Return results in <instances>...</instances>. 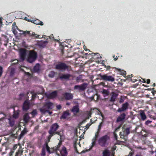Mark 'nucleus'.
Segmentation results:
<instances>
[{"instance_id":"33","label":"nucleus","mask_w":156,"mask_h":156,"mask_svg":"<svg viewBox=\"0 0 156 156\" xmlns=\"http://www.w3.org/2000/svg\"><path fill=\"white\" fill-rule=\"evenodd\" d=\"M30 113L31 114L32 117H34L37 114V112L36 110H34Z\"/></svg>"},{"instance_id":"58","label":"nucleus","mask_w":156,"mask_h":156,"mask_svg":"<svg viewBox=\"0 0 156 156\" xmlns=\"http://www.w3.org/2000/svg\"><path fill=\"white\" fill-rule=\"evenodd\" d=\"M13 148H14V149H16L17 148V145H15L14 147Z\"/></svg>"},{"instance_id":"45","label":"nucleus","mask_w":156,"mask_h":156,"mask_svg":"<svg viewBox=\"0 0 156 156\" xmlns=\"http://www.w3.org/2000/svg\"><path fill=\"white\" fill-rule=\"evenodd\" d=\"M121 126L120 125L115 130V132H116L118 131H119V129L120 128Z\"/></svg>"},{"instance_id":"32","label":"nucleus","mask_w":156,"mask_h":156,"mask_svg":"<svg viewBox=\"0 0 156 156\" xmlns=\"http://www.w3.org/2000/svg\"><path fill=\"white\" fill-rule=\"evenodd\" d=\"M26 132L25 130H23L21 132V133L20 135V136L18 138V139L19 140H20L21 138L25 134Z\"/></svg>"},{"instance_id":"52","label":"nucleus","mask_w":156,"mask_h":156,"mask_svg":"<svg viewBox=\"0 0 156 156\" xmlns=\"http://www.w3.org/2000/svg\"><path fill=\"white\" fill-rule=\"evenodd\" d=\"M24 20H28L29 21H31L30 20H28L27 18V17H25L24 18Z\"/></svg>"},{"instance_id":"4","label":"nucleus","mask_w":156,"mask_h":156,"mask_svg":"<svg viewBox=\"0 0 156 156\" xmlns=\"http://www.w3.org/2000/svg\"><path fill=\"white\" fill-rule=\"evenodd\" d=\"M37 57L36 53L33 51H30L27 60L29 62L32 63L35 60Z\"/></svg>"},{"instance_id":"51","label":"nucleus","mask_w":156,"mask_h":156,"mask_svg":"<svg viewBox=\"0 0 156 156\" xmlns=\"http://www.w3.org/2000/svg\"><path fill=\"white\" fill-rule=\"evenodd\" d=\"M147 84H149L150 83V79H147Z\"/></svg>"},{"instance_id":"36","label":"nucleus","mask_w":156,"mask_h":156,"mask_svg":"<svg viewBox=\"0 0 156 156\" xmlns=\"http://www.w3.org/2000/svg\"><path fill=\"white\" fill-rule=\"evenodd\" d=\"M16 29H18L17 27L16 26L14 27V28L12 27V30L13 31V32L15 34H16L17 32L16 31Z\"/></svg>"},{"instance_id":"6","label":"nucleus","mask_w":156,"mask_h":156,"mask_svg":"<svg viewBox=\"0 0 156 156\" xmlns=\"http://www.w3.org/2000/svg\"><path fill=\"white\" fill-rule=\"evenodd\" d=\"M48 140L46 142L45 144H44V146L45 147V148L47 150V152L49 154H51L53 153L55 151H56V152L58 149V146L60 145L61 144L60 143H59L58 146L56 147H54L53 148H50L48 145Z\"/></svg>"},{"instance_id":"55","label":"nucleus","mask_w":156,"mask_h":156,"mask_svg":"<svg viewBox=\"0 0 156 156\" xmlns=\"http://www.w3.org/2000/svg\"><path fill=\"white\" fill-rule=\"evenodd\" d=\"M2 18H0V23L2 24Z\"/></svg>"},{"instance_id":"27","label":"nucleus","mask_w":156,"mask_h":156,"mask_svg":"<svg viewBox=\"0 0 156 156\" xmlns=\"http://www.w3.org/2000/svg\"><path fill=\"white\" fill-rule=\"evenodd\" d=\"M69 115V113L68 112L66 111L63 113L62 115L61 118L62 119H65L67 118Z\"/></svg>"},{"instance_id":"39","label":"nucleus","mask_w":156,"mask_h":156,"mask_svg":"<svg viewBox=\"0 0 156 156\" xmlns=\"http://www.w3.org/2000/svg\"><path fill=\"white\" fill-rule=\"evenodd\" d=\"M15 72V70L14 69H12L10 72V75L11 76H12Z\"/></svg>"},{"instance_id":"44","label":"nucleus","mask_w":156,"mask_h":156,"mask_svg":"<svg viewBox=\"0 0 156 156\" xmlns=\"http://www.w3.org/2000/svg\"><path fill=\"white\" fill-rule=\"evenodd\" d=\"M152 122L150 120H147L146 121L145 124L146 125H148V124Z\"/></svg>"},{"instance_id":"1","label":"nucleus","mask_w":156,"mask_h":156,"mask_svg":"<svg viewBox=\"0 0 156 156\" xmlns=\"http://www.w3.org/2000/svg\"><path fill=\"white\" fill-rule=\"evenodd\" d=\"M59 127V125L57 123H55L53 124L51 126L49 130L48 131V133L49 135L48 137V142H49L50 141L51 138L55 134L58 135L61 139L62 137L63 136L64 134L63 130V129H61L60 131H56L57 130Z\"/></svg>"},{"instance_id":"10","label":"nucleus","mask_w":156,"mask_h":156,"mask_svg":"<svg viewBox=\"0 0 156 156\" xmlns=\"http://www.w3.org/2000/svg\"><path fill=\"white\" fill-rule=\"evenodd\" d=\"M22 31V34H24L25 36H26L27 34H28L30 36L33 37L35 38H39V35H37V34H35L33 32H30V31Z\"/></svg>"},{"instance_id":"47","label":"nucleus","mask_w":156,"mask_h":156,"mask_svg":"<svg viewBox=\"0 0 156 156\" xmlns=\"http://www.w3.org/2000/svg\"><path fill=\"white\" fill-rule=\"evenodd\" d=\"M57 108L58 109H60L61 108V106L60 105H58L57 106Z\"/></svg>"},{"instance_id":"29","label":"nucleus","mask_w":156,"mask_h":156,"mask_svg":"<svg viewBox=\"0 0 156 156\" xmlns=\"http://www.w3.org/2000/svg\"><path fill=\"white\" fill-rule=\"evenodd\" d=\"M45 147L44 145V146H43L42 149L41 156H45Z\"/></svg>"},{"instance_id":"35","label":"nucleus","mask_w":156,"mask_h":156,"mask_svg":"<svg viewBox=\"0 0 156 156\" xmlns=\"http://www.w3.org/2000/svg\"><path fill=\"white\" fill-rule=\"evenodd\" d=\"M19 113L16 112H14V114L13 115V117L12 118L14 119H16L18 116Z\"/></svg>"},{"instance_id":"7","label":"nucleus","mask_w":156,"mask_h":156,"mask_svg":"<svg viewBox=\"0 0 156 156\" xmlns=\"http://www.w3.org/2000/svg\"><path fill=\"white\" fill-rule=\"evenodd\" d=\"M99 76L101 80L105 81L113 82L115 80V79L113 77L107 74L102 75L100 74H99Z\"/></svg>"},{"instance_id":"63","label":"nucleus","mask_w":156,"mask_h":156,"mask_svg":"<svg viewBox=\"0 0 156 156\" xmlns=\"http://www.w3.org/2000/svg\"><path fill=\"white\" fill-rule=\"evenodd\" d=\"M66 105H70V103L69 102H67L66 103Z\"/></svg>"},{"instance_id":"13","label":"nucleus","mask_w":156,"mask_h":156,"mask_svg":"<svg viewBox=\"0 0 156 156\" xmlns=\"http://www.w3.org/2000/svg\"><path fill=\"white\" fill-rule=\"evenodd\" d=\"M56 68L59 70H64L67 68V66L65 64L62 63L56 65Z\"/></svg>"},{"instance_id":"41","label":"nucleus","mask_w":156,"mask_h":156,"mask_svg":"<svg viewBox=\"0 0 156 156\" xmlns=\"http://www.w3.org/2000/svg\"><path fill=\"white\" fill-rule=\"evenodd\" d=\"M92 124V123H89L87 124L85 126V128H84L86 130L88 129L89 128V126Z\"/></svg>"},{"instance_id":"16","label":"nucleus","mask_w":156,"mask_h":156,"mask_svg":"<svg viewBox=\"0 0 156 156\" xmlns=\"http://www.w3.org/2000/svg\"><path fill=\"white\" fill-rule=\"evenodd\" d=\"M111 97L110 99V101L112 102H114L118 94L114 92H111Z\"/></svg>"},{"instance_id":"59","label":"nucleus","mask_w":156,"mask_h":156,"mask_svg":"<svg viewBox=\"0 0 156 156\" xmlns=\"http://www.w3.org/2000/svg\"><path fill=\"white\" fill-rule=\"evenodd\" d=\"M48 112L50 115L52 113L51 112L48 111V112Z\"/></svg>"},{"instance_id":"23","label":"nucleus","mask_w":156,"mask_h":156,"mask_svg":"<svg viewBox=\"0 0 156 156\" xmlns=\"http://www.w3.org/2000/svg\"><path fill=\"white\" fill-rule=\"evenodd\" d=\"M71 75L69 74L62 75L60 76L61 79H68L70 77Z\"/></svg>"},{"instance_id":"56","label":"nucleus","mask_w":156,"mask_h":156,"mask_svg":"<svg viewBox=\"0 0 156 156\" xmlns=\"http://www.w3.org/2000/svg\"><path fill=\"white\" fill-rule=\"evenodd\" d=\"M53 34H52L50 36V38L51 39L52 38H53Z\"/></svg>"},{"instance_id":"54","label":"nucleus","mask_w":156,"mask_h":156,"mask_svg":"<svg viewBox=\"0 0 156 156\" xmlns=\"http://www.w3.org/2000/svg\"><path fill=\"white\" fill-rule=\"evenodd\" d=\"M126 74V71H123V75H125Z\"/></svg>"},{"instance_id":"3","label":"nucleus","mask_w":156,"mask_h":156,"mask_svg":"<svg viewBox=\"0 0 156 156\" xmlns=\"http://www.w3.org/2000/svg\"><path fill=\"white\" fill-rule=\"evenodd\" d=\"M53 108V104L50 102L46 103L40 109V111L42 113H45L48 110Z\"/></svg>"},{"instance_id":"60","label":"nucleus","mask_w":156,"mask_h":156,"mask_svg":"<svg viewBox=\"0 0 156 156\" xmlns=\"http://www.w3.org/2000/svg\"><path fill=\"white\" fill-rule=\"evenodd\" d=\"M142 82L144 83H146V81H145V80H144V79H143V81H142Z\"/></svg>"},{"instance_id":"46","label":"nucleus","mask_w":156,"mask_h":156,"mask_svg":"<svg viewBox=\"0 0 156 156\" xmlns=\"http://www.w3.org/2000/svg\"><path fill=\"white\" fill-rule=\"evenodd\" d=\"M98 132H97L95 134V136L94 137V138H95L97 139V137L98 136Z\"/></svg>"},{"instance_id":"62","label":"nucleus","mask_w":156,"mask_h":156,"mask_svg":"<svg viewBox=\"0 0 156 156\" xmlns=\"http://www.w3.org/2000/svg\"><path fill=\"white\" fill-rule=\"evenodd\" d=\"M118 58L117 57V56H116V57L114 58V60H116Z\"/></svg>"},{"instance_id":"15","label":"nucleus","mask_w":156,"mask_h":156,"mask_svg":"<svg viewBox=\"0 0 156 156\" xmlns=\"http://www.w3.org/2000/svg\"><path fill=\"white\" fill-rule=\"evenodd\" d=\"M26 55V52L23 49L21 50L20 51V59L22 61L24 60Z\"/></svg>"},{"instance_id":"49","label":"nucleus","mask_w":156,"mask_h":156,"mask_svg":"<svg viewBox=\"0 0 156 156\" xmlns=\"http://www.w3.org/2000/svg\"><path fill=\"white\" fill-rule=\"evenodd\" d=\"M14 151H10L9 153V154L10 155V156H12V155L13 154V153Z\"/></svg>"},{"instance_id":"26","label":"nucleus","mask_w":156,"mask_h":156,"mask_svg":"<svg viewBox=\"0 0 156 156\" xmlns=\"http://www.w3.org/2000/svg\"><path fill=\"white\" fill-rule=\"evenodd\" d=\"M34 71L37 72H38L40 70V65L39 64H37L34 66Z\"/></svg>"},{"instance_id":"24","label":"nucleus","mask_w":156,"mask_h":156,"mask_svg":"<svg viewBox=\"0 0 156 156\" xmlns=\"http://www.w3.org/2000/svg\"><path fill=\"white\" fill-rule=\"evenodd\" d=\"M110 152L107 149H105L103 152V156H110Z\"/></svg>"},{"instance_id":"42","label":"nucleus","mask_w":156,"mask_h":156,"mask_svg":"<svg viewBox=\"0 0 156 156\" xmlns=\"http://www.w3.org/2000/svg\"><path fill=\"white\" fill-rule=\"evenodd\" d=\"M120 138L122 139H124L125 141L126 140V139L125 138H124V136H126L125 134H122V133L121 132L120 133Z\"/></svg>"},{"instance_id":"38","label":"nucleus","mask_w":156,"mask_h":156,"mask_svg":"<svg viewBox=\"0 0 156 156\" xmlns=\"http://www.w3.org/2000/svg\"><path fill=\"white\" fill-rule=\"evenodd\" d=\"M124 99L125 98L124 97L121 96L119 99V103H123L124 101Z\"/></svg>"},{"instance_id":"18","label":"nucleus","mask_w":156,"mask_h":156,"mask_svg":"<svg viewBox=\"0 0 156 156\" xmlns=\"http://www.w3.org/2000/svg\"><path fill=\"white\" fill-rule=\"evenodd\" d=\"M79 111V107L78 105H76L74 106L71 109V111L73 112L74 114L77 113Z\"/></svg>"},{"instance_id":"12","label":"nucleus","mask_w":156,"mask_h":156,"mask_svg":"<svg viewBox=\"0 0 156 156\" xmlns=\"http://www.w3.org/2000/svg\"><path fill=\"white\" fill-rule=\"evenodd\" d=\"M30 106V103L27 100H26L24 102L23 109V111H26L29 109Z\"/></svg>"},{"instance_id":"37","label":"nucleus","mask_w":156,"mask_h":156,"mask_svg":"<svg viewBox=\"0 0 156 156\" xmlns=\"http://www.w3.org/2000/svg\"><path fill=\"white\" fill-rule=\"evenodd\" d=\"M55 75V73L54 72L51 71L50 73L48 76L52 78Z\"/></svg>"},{"instance_id":"28","label":"nucleus","mask_w":156,"mask_h":156,"mask_svg":"<svg viewBox=\"0 0 156 156\" xmlns=\"http://www.w3.org/2000/svg\"><path fill=\"white\" fill-rule=\"evenodd\" d=\"M105 97L108 96L109 94V91L108 90L103 89L102 91Z\"/></svg>"},{"instance_id":"21","label":"nucleus","mask_w":156,"mask_h":156,"mask_svg":"<svg viewBox=\"0 0 156 156\" xmlns=\"http://www.w3.org/2000/svg\"><path fill=\"white\" fill-rule=\"evenodd\" d=\"M140 115L141 117V119L142 120H144L146 119L147 117L143 111H140Z\"/></svg>"},{"instance_id":"57","label":"nucleus","mask_w":156,"mask_h":156,"mask_svg":"<svg viewBox=\"0 0 156 156\" xmlns=\"http://www.w3.org/2000/svg\"><path fill=\"white\" fill-rule=\"evenodd\" d=\"M14 61H15L14 63H17L18 62V61L17 60H13L12 61V62Z\"/></svg>"},{"instance_id":"19","label":"nucleus","mask_w":156,"mask_h":156,"mask_svg":"<svg viewBox=\"0 0 156 156\" xmlns=\"http://www.w3.org/2000/svg\"><path fill=\"white\" fill-rule=\"evenodd\" d=\"M9 123V125L11 126H13L14 125L15 120L12 117H10L8 119Z\"/></svg>"},{"instance_id":"11","label":"nucleus","mask_w":156,"mask_h":156,"mask_svg":"<svg viewBox=\"0 0 156 156\" xmlns=\"http://www.w3.org/2000/svg\"><path fill=\"white\" fill-rule=\"evenodd\" d=\"M46 96L49 99H53L55 98L57 95V92L56 91L50 94H46Z\"/></svg>"},{"instance_id":"50","label":"nucleus","mask_w":156,"mask_h":156,"mask_svg":"<svg viewBox=\"0 0 156 156\" xmlns=\"http://www.w3.org/2000/svg\"><path fill=\"white\" fill-rule=\"evenodd\" d=\"M101 123H101L99 125V126H98V130H100V128L101 126Z\"/></svg>"},{"instance_id":"61","label":"nucleus","mask_w":156,"mask_h":156,"mask_svg":"<svg viewBox=\"0 0 156 156\" xmlns=\"http://www.w3.org/2000/svg\"><path fill=\"white\" fill-rule=\"evenodd\" d=\"M13 136L14 137H17V136L16 135V134H12Z\"/></svg>"},{"instance_id":"9","label":"nucleus","mask_w":156,"mask_h":156,"mask_svg":"<svg viewBox=\"0 0 156 156\" xmlns=\"http://www.w3.org/2000/svg\"><path fill=\"white\" fill-rule=\"evenodd\" d=\"M129 105V104L128 102H125L122 105L121 108H119L117 110V112H121L126 111L128 108Z\"/></svg>"},{"instance_id":"30","label":"nucleus","mask_w":156,"mask_h":156,"mask_svg":"<svg viewBox=\"0 0 156 156\" xmlns=\"http://www.w3.org/2000/svg\"><path fill=\"white\" fill-rule=\"evenodd\" d=\"M96 139L95 138H93L92 140V145L90 146V149H92V147L94 146L95 144L96 140Z\"/></svg>"},{"instance_id":"48","label":"nucleus","mask_w":156,"mask_h":156,"mask_svg":"<svg viewBox=\"0 0 156 156\" xmlns=\"http://www.w3.org/2000/svg\"><path fill=\"white\" fill-rule=\"evenodd\" d=\"M114 138L116 140H117V134H116L115 133H114Z\"/></svg>"},{"instance_id":"5","label":"nucleus","mask_w":156,"mask_h":156,"mask_svg":"<svg viewBox=\"0 0 156 156\" xmlns=\"http://www.w3.org/2000/svg\"><path fill=\"white\" fill-rule=\"evenodd\" d=\"M60 145L58 146V149L56 152L58 156H67L68 152L66 148L63 146L61 148L60 147Z\"/></svg>"},{"instance_id":"8","label":"nucleus","mask_w":156,"mask_h":156,"mask_svg":"<svg viewBox=\"0 0 156 156\" xmlns=\"http://www.w3.org/2000/svg\"><path fill=\"white\" fill-rule=\"evenodd\" d=\"M87 83H84L80 85H76L74 87L75 89L80 91H83L85 90L87 87Z\"/></svg>"},{"instance_id":"17","label":"nucleus","mask_w":156,"mask_h":156,"mask_svg":"<svg viewBox=\"0 0 156 156\" xmlns=\"http://www.w3.org/2000/svg\"><path fill=\"white\" fill-rule=\"evenodd\" d=\"M126 116V115L124 113L121 114L117 118V122H119L123 121L125 119Z\"/></svg>"},{"instance_id":"43","label":"nucleus","mask_w":156,"mask_h":156,"mask_svg":"<svg viewBox=\"0 0 156 156\" xmlns=\"http://www.w3.org/2000/svg\"><path fill=\"white\" fill-rule=\"evenodd\" d=\"M24 94H21L19 95V99H21L24 96Z\"/></svg>"},{"instance_id":"40","label":"nucleus","mask_w":156,"mask_h":156,"mask_svg":"<svg viewBox=\"0 0 156 156\" xmlns=\"http://www.w3.org/2000/svg\"><path fill=\"white\" fill-rule=\"evenodd\" d=\"M81 78H82L81 76V75H80L79 76L77 77L76 79V81L77 82H79L80 81V80H81Z\"/></svg>"},{"instance_id":"64","label":"nucleus","mask_w":156,"mask_h":156,"mask_svg":"<svg viewBox=\"0 0 156 156\" xmlns=\"http://www.w3.org/2000/svg\"><path fill=\"white\" fill-rule=\"evenodd\" d=\"M93 122H92V119H90V123H92V124L93 123Z\"/></svg>"},{"instance_id":"25","label":"nucleus","mask_w":156,"mask_h":156,"mask_svg":"<svg viewBox=\"0 0 156 156\" xmlns=\"http://www.w3.org/2000/svg\"><path fill=\"white\" fill-rule=\"evenodd\" d=\"M23 152V150L22 148L20 146V148H19L17 152H16L15 156H20Z\"/></svg>"},{"instance_id":"31","label":"nucleus","mask_w":156,"mask_h":156,"mask_svg":"<svg viewBox=\"0 0 156 156\" xmlns=\"http://www.w3.org/2000/svg\"><path fill=\"white\" fill-rule=\"evenodd\" d=\"M30 93L32 94V100H34L37 96V94L34 92H31Z\"/></svg>"},{"instance_id":"20","label":"nucleus","mask_w":156,"mask_h":156,"mask_svg":"<svg viewBox=\"0 0 156 156\" xmlns=\"http://www.w3.org/2000/svg\"><path fill=\"white\" fill-rule=\"evenodd\" d=\"M31 22L37 25H39L41 26L43 25V23L38 19L32 20L31 21Z\"/></svg>"},{"instance_id":"34","label":"nucleus","mask_w":156,"mask_h":156,"mask_svg":"<svg viewBox=\"0 0 156 156\" xmlns=\"http://www.w3.org/2000/svg\"><path fill=\"white\" fill-rule=\"evenodd\" d=\"M130 129L129 128H127L124 132V134H125L126 135H127L128 134H129L130 133Z\"/></svg>"},{"instance_id":"22","label":"nucleus","mask_w":156,"mask_h":156,"mask_svg":"<svg viewBox=\"0 0 156 156\" xmlns=\"http://www.w3.org/2000/svg\"><path fill=\"white\" fill-rule=\"evenodd\" d=\"M28 113L25 114L23 116V120L25 123H27L30 119Z\"/></svg>"},{"instance_id":"2","label":"nucleus","mask_w":156,"mask_h":156,"mask_svg":"<svg viewBox=\"0 0 156 156\" xmlns=\"http://www.w3.org/2000/svg\"><path fill=\"white\" fill-rule=\"evenodd\" d=\"M110 140L109 137L107 135L104 136L100 138L98 140L99 144L101 147H105L108 144Z\"/></svg>"},{"instance_id":"53","label":"nucleus","mask_w":156,"mask_h":156,"mask_svg":"<svg viewBox=\"0 0 156 156\" xmlns=\"http://www.w3.org/2000/svg\"><path fill=\"white\" fill-rule=\"evenodd\" d=\"M76 143H75L74 144V147L76 149Z\"/></svg>"},{"instance_id":"14","label":"nucleus","mask_w":156,"mask_h":156,"mask_svg":"<svg viewBox=\"0 0 156 156\" xmlns=\"http://www.w3.org/2000/svg\"><path fill=\"white\" fill-rule=\"evenodd\" d=\"M65 99L66 100H69L73 98V96L72 94L69 93H66L63 94Z\"/></svg>"}]
</instances>
